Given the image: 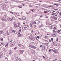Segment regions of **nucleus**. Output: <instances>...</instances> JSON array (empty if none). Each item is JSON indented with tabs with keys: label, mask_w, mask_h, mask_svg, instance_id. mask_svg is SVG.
<instances>
[{
	"label": "nucleus",
	"mask_w": 61,
	"mask_h": 61,
	"mask_svg": "<svg viewBox=\"0 0 61 61\" xmlns=\"http://www.w3.org/2000/svg\"><path fill=\"white\" fill-rule=\"evenodd\" d=\"M13 24L14 25V28H15L16 27V25H17L16 23V22H14Z\"/></svg>",
	"instance_id": "nucleus-1"
},
{
	"label": "nucleus",
	"mask_w": 61,
	"mask_h": 61,
	"mask_svg": "<svg viewBox=\"0 0 61 61\" xmlns=\"http://www.w3.org/2000/svg\"><path fill=\"white\" fill-rule=\"evenodd\" d=\"M3 56V53L0 52V58H1Z\"/></svg>",
	"instance_id": "nucleus-2"
},
{
	"label": "nucleus",
	"mask_w": 61,
	"mask_h": 61,
	"mask_svg": "<svg viewBox=\"0 0 61 61\" xmlns=\"http://www.w3.org/2000/svg\"><path fill=\"white\" fill-rule=\"evenodd\" d=\"M29 47H31V48H33L34 46V45H32L31 44H29Z\"/></svg>",
	"instance_id": "nucleus-3"
},
{
	"label": "nucleus",
	"mask_w": 61,
	"mask_h": 61,
	"mask_svg": "<svg viewBox=\"0 0 61 61\" xmlns=\"http://www.w3.org/2000/svg\"><path fill=\"white\" fill-rule=\"evenodd\" d=\"M19 52L20 54H23V52H24V51L20 50Z\"/></svg>",
	"instance_id": "nucleus-4"
},
{
	"label": "nucleus",
	"mask_w": 61,
	"mask_h": 61,
	"mask_svg": "<svg viewBox=\"0 0 61 61\" xmlns=\"http://www.w3.org/2000/svg\"><path fill=\"white\" fill-rule=\"evenodd\" d=\"M6 5H4L3 6V9H6Z\"/></svg>",
	"instance_id": "nucleus-5"
},
{
	"label": "nucleus",
	"mask_w": 61,
	"mask_h": 61,
	"mask_svg": "<svg viewBox=\"0 0 61 61\" xmlns=\"http://www.w3.org/2000/svg\"><path fill=\"white\" fill-rule=\"evenodd\" d=\"M3 21H9V20L5 19H4L3 20Z\"/></svg>",
	"instance_id": "nucleus-6"
},
{
	"label": "nucleus",
	"mask_w": 61,
	"mask_h": 61,
	"mask_svg": "<svg viewBox=\"0 0 61 61\" xmlns=\"http://www.w3.org/2000/svg\"><path fill=\"white\" fill-rule=\"evenodd\" d=\"M16 27H17V28H20V26H19V25L18 24H17Z\"/></svg>",
	"instance_id": "nucleus-7"
},
{
	"label": "nucleus",
	"mask_w": 61,
	"mask_h": 61,
	"mask_svg": "<svg viewBox=\"0 0 61 61\" xmlns=\"http://www.w3.org/2000/svg\"><path fill=\"white\" fill-rule=\"evenodd\" d=\"M53 52L55 53H56L57 52V51L56 50H54L53 51Z\"/></svg>",
	"instance_id": "nucleus-8"
},
{
	"label": "nucleus",
	"mask_w": 61,
	"mask_h": 61,
	"mask_svg": "<svg viewBox=\"0 0 61 61\" xmlns=\"http://www.w3.org/2000/svg\"><path fill=\"white\" fill-rule=\"evenodd\" d=\"M35 39V38L34 37H31V40H34Z\"/></svg>",
	"instance_id": "nucleus-9"
},
{
	"label": "nucleus",
	"mask_w": 61,
	"mask_h": 61,
	"mask_svg": "<svg viewBox=\"0 0 61 61\" xmlns=\"http://www.w3.org/2000/svg\"><path fill=\"white\" fill-rule=\"evenodd\" d=\"M32 53L33 54H35V51L34 50H32Z\"/></svg>",
	"instance_id": "nucleus-10"
},
{
	"label": "nucleus",
	"mask_w": 61,
	"mask_h": 61,
	"mask_svg": "<svg viewBox=\"0 0 61 61\" xmlns=\"http://www.w3.org/2000/svg\"><path fill=\"white\" fill-rule=\"evenodd\" d=\"M22 18L23 20H25V19H26L25 17H22Z\"/></svg>",
	"instance_id": "nucleus-11"
},
{
	"label": "nucleus",
	"mask_w": 61,
	"mask_h": 61,
	"mask_svg": "<svg viewBox=\"0 0 61 61\" xmlns=\"http://www.w3.org/2000/svg\"><path fill=\"white\" fill-rule=\"evenodd\" d=\"M46 25H51V24H48V22H47L46 23Z\"/></svg>",
	"instance_id": "nucleus-12"
},
{
	"label": "nucleus",
	"mask_w": 61,
	"mask_h": 61,
	"mask_svg": "<svg viewBox=\"0 0 61 61\" xmlns=\"http://www.w3.org/2000/svg\"><path fill=\"white\" fill-rule=\"evenodd\" d=\"M53 18H54L55 19V20H57V18H56V17L54 16L53 17Z\"/></svg>",
	"instance_id": "nucleus-13"
},
{
	"label": "nucleus",
	"mask_w": 61,
	"mask_h": 61,
	"mask_svg": "<svg viewBox=\"0 0 61 61\" xmlns=\"http://www.w3.org/2000/svg\"><path fill=\"white\" fill-rule=\"evenodd\" d=\"M33 48L34 49H36V47H34V46L33 47Z\"/></svg>",
	"instance_id": "nucleus-14"
},
{
	"label": "nucleus",
	"mask_w": 61,
	"mask_h": 61,
	"mask_svg": "<svg viewBox=\"0 0 61 61\" xmlns=\"http://www.w3.org/2000/svg\"><path fill=\"white\" fill-rule=\"evenodd\" d=\"M0 34H4V32L3 31H0Z\"/></svg>",
	"instance_id": "nucleus-15"
},
{
	"label": "nucleus",
	"mask_w": 61,
	"mask_h": 61,
	"mask_svg": "<svg viewBox=\"0 0 61 61\" xmlns=\"http://www.w3.org/2000/svg\"><path fill=\"white\" fill-rule=\"evenodd\" d=\"M18 7H19V8H22V6H18Z\"/></svg>",
	"instance_id": "nucleus-16"
},
{
	"label": "nucleus",
	"mask_w": 61,
	"mask_h": 61,
	"mask_svg": "<svg viewBox=\"0 0 61 61\" xmlns=\"http://www.w3.org/2000/svg\"><path fill=\"white\" fill-rule=\"evenodd\" d=\"M55 44H56V42L54 41L53 42V45H54Z\"/></svg>",
	"instance_id": "nucleus-17"
},
{
	"label": "nucleus",
	"mask_w": 61,
	"mask_h": 61,
	"mask_svg": "<svg viewBox=\"0 0 61 61\" xmlns=\"http://www.w3.org/2000/svg\"><path fill=\"white\" fill-rule=\"evenodd\" d=\"M45 48L44 47H43L42 48V49L44 50H45Z\"/></svg>",
	"instance_id": "nucleus-18"
},
{
	"label": "nucleus",
	"mask_w": 61,
	"mask_h": 61,
	"mask_svg": "<svg viewBox=\"0 0 61 61\" xmlns=\"http://www.w3.org/2000/svg\"><path fill=\"white\" fill-rule=\"evenodd\" d=\"M54 37V36H56V35L55 34H53L52 35Z\"/></svg>",
	"instance_id": "nucleus-19"
},
{
	"label": "nucleus",
	"mask_w": 61,
	"mask_h": 61,
	"mask_svg": "<svg viewBox=\"0 0 61 61\" xmlns=\"http://www.w3.org/2000/svg\"><path fill=\"white\" fill-rule=\"evenodd\" d=\"M54 5H56V6H58L59 5H57V4H54Z\"/></svg>",
	"instance_id": "nucleus-20"
},
{
	"label": "nucleus",
	"mask_w": 61,
	"mask_h": 61,
	"mask_svg": "<svg viewBox=\"0 0 61 61\" xmlns=\"http://www.w3.org/2000/svg\"><path fill=\"white\" fill-rule=\"evenodd\" d=\"M16 15H18V16H19V14H18V13H17L16 14Z\"/></svg>",
	"instance_id": "nucleus-21"
},
{
	"label": "nucleus",
	"mask_w": 61,
	"mask_h": 61,
	"mask_svg": "<svg viewBox=\"0 0 61 61\" xmlns=\"http://www.w3.org/2000/svg\"><path fill=\"white\" fill-rule=\"evenodd\" d=\"M23 28V27H20V29H22Z\"/></svg>",
	"instance_id": "nucleus-22"
},
{
	"label": "nucleus",
	"mask_w": 61,
	"mask_h": 61,
	"mask_svg": "<svg viewBox=\"0 0 61 61\" xmlns=\"http://www.w3.org/2000/svg\"><path fill=\"white\" fill-rule=\"evenodd\" d=\"M29 39H30L31 40V38H32V37H30V36H29Z\"/></svg>",
	"instance_id": "nucleus-23"
},
{
	"label": "nucleus",
	"mask_w": 61,
	"mask_h": 61,
	"mask_svg": "<svg viewBox=\"0 0 61 61\" xmlns=\"http://www.w3.org/2000/svg\"><path fill=\"white\" fill-rule=\"evenodd\" d=\"M54 46H57V44H55L54 45Z\"/></svg>",
	"instance_id": "nucleus-24"
},
{
	"label": "nucleus",
	"mask_w": 61,
	"mask_h": 61,
	"mask_svg": "<svg viewBox=\"0 0 61 61\" xmlns=\"http://www.w3.org/2000/svg\"><path fill=\"white\" fill-rule=\"evenodd\" d=\"M18 46H21V45L20 44H18Z\"/></svg>",
	"instance_id": "nucleus-25"
},
{
	"label": "nucleus",
	"mask_w": 61,
	"mask_h": 61,
	"mask_svg": "<svg viewBox=\"0 0 61 61\" xmlns=\"http://www.w3.org/2000/svg\"><path fill=\"white\" fill-rule=\"evenodd\" d=\"M21 36V34H20L18 35V36L19 37V36Z\"/></svg>",
	"instance_id": "nucleus-26"
},
{
	"label": "nucleus",
	"mask_w": 61,
	"mask_h": 61,
	"mask_svg": "<svg viewBox=\"0 0 61 61\" xmlns=\"http://www.w3.org/2000/svg\"><path fill=\"white\" fill-rule=\"evenodd\" d=\"M12 19H15V17H12Z\"/></svg>",
	"instance_id": "nucleus-27"
},
{
	"label": "nucleus",
	"mask_w": 61,
	"mask_h": 61,
	"mask_svg": "<svg viewBox=\"0 0 61 61\" xmlns=\"http://www.w3.org/2000/svg\"><path fill=\"white\" fill-rule=\"evenodd\" d=\"M10 13H11V14H13V15H14V14L13 13V12L12 11H10Z\"/></svg>",
	"instance_id": "nucleus-28"
},
{
	"label": "nucleus",
	"mask_w": 61,
	"mask_h": 61,
	"mask_svg": "<svg viewBox=\"0 0 61 61\" xmlns=\"http://www.w3.org/2000/svg\"><path fill=\"white\" fill-rule=\"evenodd\" d=\"M5 59H7V60H8V58L6 57H5Z\"/></svg>",
	"instance_id": "nucleus-29"
},
{
	"label": "nucleus",
	"mask_w": 61,
	"mask_h": 61,
	"mask_svg": "<svg viewBox=\"0 0 61 61\" xmlns=\"http://www.w3.org/2000/svg\"><path fill=\"white\" fill-rule=\"evenodd\" d=\"M9 20H10V21H12V19H11V18H10Z\"/></svg>",
	"instance_id": "nucleus-30"
},
{
	"label": "nucleus",
	"mask_w": 61,
	"mask_h": 61,
	"mask_svg": "<svg viewBox=\"0 0 61 61\" xmlns=\"http://www.w3.org/2000/svg\"><path fill=\"white\" fill-rule=\"evenodd\" d=\"M56 41H58V38H57V39H56Z\"/></svg>",
	"instance_id": "nucleus-31"
},
{
	"label": "nucleus",
	"mask_w": 61,
	"mask_h": 61,
	"mask_svg": "<svg viewBox=\"0 0 61 61\" xmlns=\"http://www.w3.org/2000/svg\"><path fill=\"white\" fill-rule=\"evenodd\" d=\"M27 28V27H25L24 28V29H25V28Z\"/></svg>",
	"instance_id": "nucleus-32"
},
{
	"label": "nucleus",
	"mask_w": 61,
	"mask_h": 61,
	"mask_svg": "<svg viewBox=\"0 0 61 61\" xmlns=\"http://www.w3.org/2000/svg\"><path fill=\"white\" fill-rule=\"evenodd\" d=\"M8 45L7 44H6L5 46V47H6Z\"/></svg>",
	"instance_id": "nucleus-33"
},
{
	"label": "nucleus",
	"mask_w": 61,
	"mask_h": 61,
	"mask_svg": "<svg viewBox=\"0 0 61 61\" xmlns=\"http://www.w3.org/2000/svg\"><path fill=\"white\" fill-rule=\"evenodd\" d=\"M45 47H46V46H45V45H44L43 47H45Z\"/></svg>",
	"instance_id": "nucleus-34"
},
{
	"label": "nucleus",
	"mask_w": 61,
	"mask_h": 61,
	"mask_svg": "<svg viewBox=\"0 0 61 61\" xmlns=\"http://www.w3.org/2000/svg\"><path fill=\"white\" fill-rule=\"evenodd\" d=\"M28 36H31V34H29L28 35Z\"/></svg>",
	"instance_id": "nucleus-35"
},
{
	"label": "nucleus",
	"mask_w": 61,
	"mask_h": 61,
	"mask_svg": "<svg viewBox=\"0 0 61 61\" xmlns=\"http://www.w3.org/2000/svg\"><path fill=\"white\" fill-rule=\"evenodd\" d=\"M20 46H21V47L23 48V47H24V46H23L21 45Z\"/></svg>",
	"instance_id": "nucleus-36"
},
{
	"label": "nucleus",
	"mask_w": 61,
	"mask_h": 61,
	"mask_svg": "<svg viewBox=\"0 0 61 61\" xmlns=\"http://www.w3.org/2000/svg\"><path fill=\"white\" fill-rule=\"evenodd\" d=\"M43 26V25L41 24V25L40 26V27H42V26Z\"/></svg>",
	"instance_id": "nucleus-37"
},
{
	"label": "nucleus",
	"mask_w": 61,
	"mask_h": 61,
	"mask_svg": "<svg viewBox=\"0 0 61 61\" xmlns=\"http://www.w3.org/2000/svg\"><path fill=\"white\" fill-rule=\"evenodd\" d=\"M17 49V48H16V47H15V48H14V49H15V50H16V49Z\"/></svg>",
	"instance_id": "nucleus-38"
},
{
	"label": "nucleus",
	"mask_w": 61,
	"mask_h": 61,
	"mask_svg": "<svg viewBox=\"0 0 61 61\" xmlns=\"http://www.w3.org/2000/svg\"><path fill=\"white\" fill-rule=\"evenodd\" d=\"M19 19L20 20H22V19L20 18H19Z\"/></svg>",
	"instance_id": "nucleus-39"
},
{
	"label": "nucleus",
	"mask_w": 61,
	"mask_h": 61,
	"mask_svg": "<svg viewBox=\"0 0 61 61\" xmlns=\"http://www.w3.org/2000/svg\"><path fill=\"white\" fill-rule=\"evenodd\" d=\"M12 41H13L12 40L10 41V43H11V42H12Z\"/></svg>",
	"instance_id": "nucleus-40"
},
{
	"label": "nucleus",
	"mask_w": 61,
	"mask_h": 61,
	"mask_svg": "<svg viewBox=\"0 0 61 61\" xmlns=\"http://www.w3.org/2000/svg\"><path fill=\"white\" fill-rule=\"evenodd\" d=\"M45 13H47V11H45Z\"/></svg>",
	"instance_id": "nucleus-41"
},
{
	"label": "nucleus",
	"mask_w": 61,
	"mask_h": 61,
	"mask_svg": "<svg viewBox=\"0 0 61 61\" xmlns=\"http://www.w3.org/2000/svg\"><path fill=\"white\" fill-rule=\"evenodd\" d=\"M54 49H52L51 50V51H53Z\"/></svg>",
	"instance_id": "nucleus-42"
},
{
	"label": "nucleus",
	"mask_w": 61,
	"mask_h": 61,
	"mask_svg": "<svg viewBox=\"0 0 61 61\" xmlns=\"http://www.w3.org/2000/svg\"><path fill=\"white\" fill-rule=\"evenodd\" d=\"M1 41H3V38H2V39H1Z\"/></svg>",
	"instance_id": "nucleus-43"
},
{
	"label": "nucleus",
	"mask_w": 61,
	"mask_h": 61,
	"mask_svg": "<svg viewBox=\"0 0 61 61\" xmlns=\"http://www.w3.org/2000/svg\"><path fill=\"white\" fill-rule=\"evenodd\" d=\"M13 46V45H10V47H12Z\"/></svg>",
	"instance_id": "nucleus-44"
},
{
	"label": "nucleus",
	"mask_w": 61,
	"mask_h": 61,
	"mask_svg": "<svg viewBox=\"0 0 61 61\" xmlns=\"http://www.w3.org/2000/svg\"><path fill=\"white\" fill-rule=\"evenodd\" d=\"M34 24H36V21H34Z\"/></svg>",
	"instance_id": "nucleus-45"
},
{
	"label": "nucleus",
	"mask_w": 61,
	"mask_h": 61,
	"mask_svg": "<svg viewBox=\"0 0 61 61\" xmlns=\"http://www.w3.org/2000/svg\"><path fill=\"white\" fill-rule=\"evenodd\" d=\"M29 6H30V7H32V6H31V5H29Z\"/></svg>",
	"instance_id": "nucleus-46"
},
{
	"label": "nucleus",
	"mask_w": 61,
	"mask_h": 61,
	"mask_svg": "<svg viewBox=\"0 0 61 61\" xmlns=\"http://www.w3.org/2000/svg\"><path fill=\"white\" fill-rule=\"evenodd\" d=\"M42 45H41L40 46V47H42Z\"/></svg>",
	"instance_id": "nucleus-47"
},
{
	"label": "nucleus",
	"mask_w": 61,
	"mask_h": 61,
	"mask_svg": "<svg viewBox=\"0 0 61 61\" xmlns=\"http://www.w3.org/2000/svg\"><path fill=\"white\" fill-rule=\"evenodd\" d=\"M51 41H53V38H51Z\"/></svg>",
	"instance_id": "nucleus-48"
},
{
	"label": "nucleus",
	"mask_w": 61,
	"mask_h": 61,
	"mask_svg": "<svg viewBox=\"0 0 61 61\" xmlns=\"http://www.w3.org/2000/svg\"><path fill=\"white\" fill-rule=\"evenodd\" d=\"M53 31L54 32H55V30H53Z\"/></svg>",
	"instance_id": "nucleus-49"
},
{
	"label": "nucleus",
	"mask_w": 61,
	"mask_h": 61,
	"mask_svg": "<svg viewBox=\"0 0 61 61\" xmlns=\"http://www.w3.org/2000/svg\"><path fill=\"white\" fill-rule=\"evenodd\" d=\"M37 38H39V36H38L37 37Z\"/></svg>",
	"instance_id": "nucleus-50"
},
{
	"label": "nucleus",
	"mask_w": 61,
	"mask_h": 61,
	"mask_svg": "<svg viewBox=\"0 0 61 61\" xmlns=\"http://www.w3.org/2000/svg\"><path fill=\"white\" fill-rule=\"evenodd\" d=\"M31 32H33V30H31Z\"/></svg>",
	"instance_id": "nucleus-51"
},
{
	"label": "nucleus",
	"mask_w": 61,
	"mask_h": 61,
	"mask_svg": "<svg viewBox=\"0 0 61 61\" xmlns=\"http://www.w3.org/2000/svg\"><path fill=\"white\" fill-rule=\"evenodd\" d=\"M55 10H57V9H55Z\"/></svg>",
	"instance_id": "nucleus-52"
},
{
	"label": "nucleus",
	"mask_w": 61,
	"mask_h": 61,
	"mask_svg": "<svg viewBox=\"0 0 61 61\" xmlns=\"http://www.w3.org/2000/svg\"><path fill=\"white\" fill-rule=\"evenodd\" d=\"M55 61H57V59H56L55 60Z\"/></svg>",
	"instance_id": "nucleus-53"
},
{
	"label": "nucleus",
	"mask_w": 61,
	"mask_h": 61,
	"mask_svg": "<svg viewBox=\"0 0 61 61\" xmlns=\"http://www.w3.org/2000/svg\"><path fill=\"white\" fill-rule=\"evenodd\" d=\"M7 35H9V33H7Z\"/></svg>",
	"instance_id": "nucleus-54"
},
{
	"label": "nucleus",
	"mask_w": 61,
	"mask_h": 61,
	"mask_svg": "<svg viewBox=\"0 0 61 61\" xmlns=\"http://www.w3.org/2000/svg\"><path fill=\"white\" fill-rule=\"evenodd\" d=\"M50 51H51V49H50L49 50V52H50Z\"/></svg>",
	"instance_id": "nucleus-55"
},
{
	"label": "nucleus",
	"mask_w": 61,
	"mask_h": 61,
	"mask_svg": "<svg viewBox=\"0 0 61 61\" xmlns=\"http://www.w3.org/2000/svg\"><path fill=\"white\" fill-rule=\"evenodd\" d=\"M22 5H23V6H24V5H25V4H22Z\"/></svg>",
	"instance_id": "nucleus-56"
},
{
	"label": "nucleus",
	"mask_w": 61,
	"mask_h": 61,
	"mask_svg": "<svg viewBox=\"0 0 61 61\" xmlns=\"http://www.w3.org/2000/svg\"><path fill=\"white\" fill-rule=\"evenodd\" d=\"M42 16H42V15H41L40 16V17H42Z\"/></svg>",
	"instance_id": "nucleus-57"
},
{
	"label": "nucleus",
	"mask_w": 61,
	"mask_h": 61,
	"mask_svg": "<svg viewBox=\"0 0 61 61\" xmlns=\"http://www.w3.org/2000/svg\"><path fill=\"white\" fill-rule=\"evenodd\" d=\"M47 35H48V36H49V34H47Z\"/></svg>",
	"instance_id": "nucleus-58"
},
{
	"label": "nucleus",
	"mask_w": 61,
	"mask_h": 61,
	"mask_svg": "<svg viewBox=\"0 0 61 61\" xmlns=\"http://www.w3.org/2000/svg\"><path fill=\"white\" fill-rule=\"evenodd\" d=\"M31 11H32V12H34V11H33V10H31Z\"/></svg>",
	"instance_id": "nucleus-59"
},
{
	"label": "nucleus",
	"mask_w": 61,
	"mask_h": 61,
	"mask_svg": "<svg viewBox=\"0 0 61 61\" xmlns=\"http://www.w3.org/2000/svg\"><path fill=\"white\" fill-rule=\"evenodd\" d=\"M43 58H45V57L44 56H43Z\"/></svg>",
	"instance_id": "nucleus-60"
},
{
	"label": "nucleus",
	"mask_w": 61,
	"mask_h": 61,
	"mask_svg": "<svg viewBox=\"0 0 61 61\" xmlns=\"http://www.w3.org/2000/svg\"><path fill=\"white\" fill-rule=\"evenodd\" d=\"M59 18H61V17H60V16H59Z\"/></svg>",
	"instance_id": "nucleus-61"
},
{
	"label": "nucleus",
	"mask_w": 61,
	"mask_h": 61,
	"mask_svg": "<svg viewBox=\"0 0 61 61\" xmlns=\"http://www.w3.org/2000/svg\"><path fill=\"white\" fill-rule=\"evenodd\" d=\"M53 12H55V11H54V10H53Z\"/></svg>",
	"instance_id": "nucleus-62"
},
{
	"label": "nucleus",
	"mask_w": 61,
	"mask_h": 61,
	"mask_svg": "<svg viewBox=\"0 0 61 61\" xmlns=\"http://www.w3.org/2000/svg\"><path fill=\"white\" fill-rule=\"evenodd\" d=\"M2 5L1 4H0V6H1Z\"/></svg>",
	"instance_id": "nucleus-63"
},
{
	"label": "nucleus",
	"mask_w": 61,
	"mask_h": 61,
	"mask_svg": "<svg viewBox=\"0 0 61 61\" xmlns=\"http://www.w3.org/2000/svg\"><path fill=\"white\" fill-rule=\"evenodd\" d=\"M33 61H35V60H33Z\"/></svg>",
	"instance_id": "nucleus-64"
}]
</instances>
